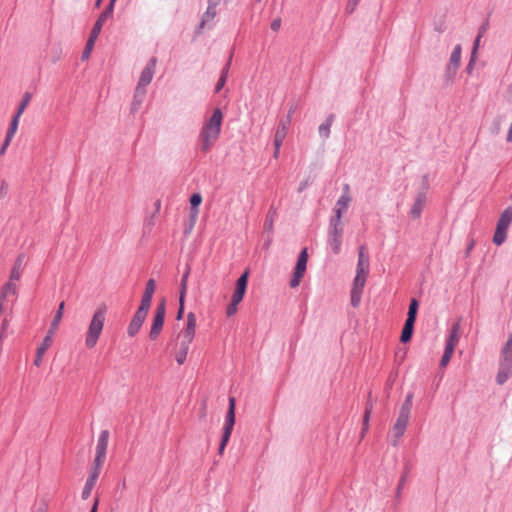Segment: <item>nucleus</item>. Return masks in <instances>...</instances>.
Returning a JSON list of instances; mask_svg holds the SVG:
<instances>
[{
	"instance_id": "1",
	"label": "nucleus",
	"mask_w": 512,
	"mask_h": 512,
	"mask_svg": "<svg viewBox=\"0 0 512 512\" xmlns=\"http://www.w3.org/2000/svg\"><path fill=\"white\" fill-rule=\"evenodd\" d=\"M222 122L223 113L218 108L215 109L213 114L204 122L203 127L199 133V141L202 152H208L218 140L221 133Z\"/></svg>"
},
{
	"instance_id": "2",
	"label": "nucleus",
	"mask_w": 512,
	"mask_h": 512,
	"mask_svg": "<svg viewBox=\"0 0 512 512\" xmlns=\"http://www.w3.org/2000/svg\"><path fill=\"white\" fill-rule=\"evenodd\" d=\"M107 307L99 306L92 314L84 334V344L89 350L95 348L104 329L106 321Z\"/></svg>"
},
{
	"instance_id": "3",
	"label": "nucleus",
	"mask_w": 512,
	"mask_h": 512,
	"mask_svg": "<svg viewBox=\"0 0 512 512\" xmlns=\"http://www.w3.org/2000/svg\"><path fill=\"white\" fill-rule=\"evenodd\" d=\"M196 331V317L190 312L187 315V324L185 329L178 336V344L175 351V360L182 365L187 357L189 346L192 343Z\"/></svg>"
},
{
	"instance_id": "4",
	"label": "nucleus",
	"mask_w": 512,
	"mask_h": 512,
	"mask_svg": "<svg viewBox=\"0 0 512 512\" xmlns=\"http://www.w3.org/2000/svg\"><path fill=\"white\" fill-rule=\"evenodd\" d=\"M412 399H413V394L409 393L406 396V398L400 408L399 415L396 419V422L393 425L392 435L394 437V440H393L394 445H396L398 440L403 436V434L406 430V427L408 425L411 407H412Z\"/></svg>"
},
{
	"instance_id": "5",
	"label": "nucleus",
	"mask_w": 512,
	"mask_h": 512,
	"mask_svg": "<svg viewBox=\"0 0 512 512\" xmlns=\"http://www.w3.org/2000/svg\"><path fill=\"white\" fill-rule=\"evenodd\" d=\"M512 222V207H507L497 222L495 234L493 236V242L496 245H501L505 242L507 237V231Z\"/></svg>"
},
{
	"instance_id": "6",
	"label": "nucleus",
	"mask_w": 512,
	"mask_h": 512,
	"mask_svg": "<svg viewBox=\"0 0 512 512\" xmlns=\"http://www.w3.org/2000/svg\"><path fill=\"white\" fill-rule=\"evenodd\" d=\"M235 424V398L231 397L229 399V408L225 418V424L223 427V435L219 447V454L222 455L223 451L230 439L233 426Z\"/></svg>"
},
{
	"instance_id": "7",
	"label": "nucleus",
	"mask_w": 512,
	"mask_h": 512,
	"mask_svg": "<svg viewBox=\"0 0 512 512\" xmlns=\"http://www.w3.org/2000/svg\"><path fill=\"white\" fill-rule=\"evenodd\" d=\"M110 16H111V7H107L101 13V15L99 16V18L97 19V21L95 22V24H94V26L92 28L90 37H89V39L87 41L85 50L83 52V58H88L89 57L90 52L93 49L94 43H95L97 37L99 36V34L101 32V29L103 27V24H104L105 20L107 18H109Z\"/></svg>"
},
{
	"instance_id": "8",
	"label": "nucleus",
	"mask_w": 512,
	"mask_h": 512,
	"mask_svg": "<svg viewBox=\"0 0 512 512\" xmlns=\"http://www.w3.org/2000/svg\"><path fill=\"white\" fill-rule=\"evenodd\" d=\"M155 68H156V58H152L149 61V63L147 64V66L143 69V71L140 75L139 82L136 87V93H135V98H140L139 101H141V99L143 98V96L146 93L145 87L148 84H150V82L152 81V78L155 73Z\"/></svg>"
},
{
	"instance_id": "9",
	"label": "nucleus",
	"mask_w": 512,
	"mask_h": 512,
	"mask_svg": "<svg viewBox=\"0 0 512 512\" xmlns=\"http://www.w3.org/2000/svg\"><path fill=\"white\" fill-rule=\"evenodd\" d=\"M343 232V224L330 223L328 230V244L335 255H338L341 251Z\"/></svg>"
},
{
	"instance_id": "10",
	"label": "nucleus",
	"mask_w": 512,
	"mask_h": 512,
	"mask_svg": "<svg viewBox=\"0 0 512 512\" xmlns=\"http://www.w3.org/2000/svg\"><path fill=\"white\" fill-rule=\"evenodd\" d=\"M343 190V194L335 204L334 216L331 218L330 223L343 224L341 220L342 214L348 209V206L351 202V197L349 194V185L345 184Z\"/></svg>"
},
{
	"instance_id": "11",
	"label": "nucleus",
	"mask_w": 512,
	"mask_h": 512,
	"mask_svg": "<svg viewBox=\"0 0 512 512\" xmlns=\"http://www.w3.org/2000/svg\"><path fill=\"white\" fill-rule=\"evenodd\" d=\"M165 314H166L165 301L162 300L161 303L158 304V306L155 310V314L153 317V323H152L151 330L149 333L150 339L155 340L160 335L161 330L164 325Z\"/></svg>"
},
{
	"instance_id": "12",
	"label": "nucleus",
	"mask_w": 512,
	"mask_h": 512,
	"mask_svg": "<svg viewBox=\"0 0 512 512\" xmlns=\"http://www.w3.org/2000/svg\"><path fill=\"white\" fill-rule=\"evenodd\" d=\"M307 262H308V252L307 249H303L301 253L298 256L297 264L292 276V279L290 281V287L296 288L299 286L301 279L304 276V273L307 268Z\"/></svg>"
},
{
	"instance_id": "13",
	"label": "nucleus",
	"mask_w": 512,
	"mask_h": 512,
	"mask_svg": "<svg viewBox=\"0 0 512 512\" xmlns=\"http://www.w3.org/2000/svg\"><path fill=\"white\" fill-rule=\"evenodd\" d=\"M108 440H109V431L103 430L98 438L97 445H96V454L95 459L93 462V465L102 467L105 459H106V452L108 447Z\"/></svg>"
},
{
	"instance_id": "14",
	"label": "nucleus",
	"mask_w": 512,
	"mask_h": 512,
	"mask_svg": "<svg viewBox=\"0 0 512 512\" xmlns=\"http://www.w3.org/2000/svg\"><path fill=\"white\" fill-rule=\"evenodd\" d=\"M512 375V359L500 357L499 370L497 373L496 381L498 384H504Z\"/></svg>"
},
{
	"instance_id": "15",
	"label": "nucleus",
	"mask_w": 512,
	"mask_h": 512,
	"mask_svg": "<svg viewBox=\"0 0 512 512\" xmlns=\"http://www.w3.org/2000/svg\"><path fill=\"white\" fill-rule=\"evenodd\" d=\"M367 276L356 275L351 290V304L356 307L360 303L361 294L366 283Z\"/></svg>"
},
{
	"instance_id": "16",
	"label": "nucleus",
	"mask_w": 512,
	"mask_h": 512,
	"mask_svg": "<svg viewBox=\"0 0 512 512\" xmlns=\"http://www.w3.org/2000/svg\"><path fill=\"white\" fill-rule=\"evenodd\" d=\"M461 51L462 48L460 45H456L454 47L453 52L451 53L449 64L447 66V74L452 77L455 75L457 69L460 66L461 62Z\"/></svg>"
},
{
	"instance_id": "17",
	"label": "nucleus",
	"mask_w": 512,
	"mask_h": 512,
	"mask_svg": "<svg viewBox=\"0 0 512 512\" xmlns=\"http://www.w3.org/2000/svg\"><path fill=\"white\" fill-rule=\"evenodd\" d=\"M369 273V258L365 255L364 247H360L358 253V263L356 268V275L368 276Z\"/></svg>"
},
{
	"instance_id": "18",
	"label": "nucleus",
	"mask_w": 512,
	"mask_h": 512,
	"mask_svg": "<svg viewBox=\"0 0 512 512\" xmlns=\"http://www.w3.org/2000/svg\"><path fill=\"white\" fill-rule=\"evenodd\" d=\"M18 294V286L12 282H6L0 290V300L7 302L9 298H16Z\"/></svg>"
},
{
	"instance_id": "19",
	"label": "nucleus",
	"mask_w": 512,
	"mask_h": 512,
	"mask_svg": "<svg viewBox=\"0 0 512 512\" xmlns=\"http://www.w3.org/2000/svg\"><path fill=\"white\" fill-rule=\"evenodd\" d=\"M426 196L424 193H419L415 199V202L410 210L412 218L417 219L420 217L422 210L425 207Z\"/></svg>"
},
{
	"instance_id": "20",
	"label": "nucleus",
	"mask_w": 512,
	"mask_h": 512,
	"mask_svg": "<svg viewBox=\"0 0 512 512\" xmlns=\"http://www.w3.org/2000/svg\"><path fill=\"white\" fill-rule=\"evenodd\" d=\"M23 261L24 257L22 255L16 259L12 267L8 282L17 284V282L20 280L23 271Z\"/></svg>"
},
{
	"instance_id": "21",
	"label": "nucleus",
	"mask_w": 512,
	"mask_h": 512,
	"mask_svg": "<svg viewBox=\"0 0 512 512\" xmlns=\"http://www.w3.org/2000/svg\"><path fill=\"white\" fill-rule=\"evenodd\" d=\"M145 318H146V316L141 315L139 313H135L134 317L132 318V320L128 326V330H127L128 335L130 337L135 336L139 332L143 322L145 321Z\"/></svg>"
},
{
	"instance_id": "22",
	"label": "nucleus",
	"mask_w": 512,
	"mask_h": 512,
	"mask_svg": "<svg viewBox=\"0 0 512 512\" xmlns=\"http://www.w3.org/2000/svg\"><path fill=\"white\" fill-rule=\"evenodd\" d=\"M460 332H461L460 323L459 322L454 323L452 325L450 335L447 339L446 345L455 348L460 339Z\"/></svg>"
},
{
	"instance_id": "23",
	"label": "nucleus",
	"mask_w": 512,
	"mask_h": 512,
	"mask_svg": "<svg viewBox=\"0 0 512 512\" xmlns=\"http://www.w3.org/2000/svg\"><path fill=\"white\" fill-rule=\"evenodd\" d=\"M51 344H49V337H45L41 343V345L36 350V356L34 359V365L39 367L42 363L43 356L45 352L50 348Z\"/></svg>"
},
{
	"instance_id": "24",
	"label": "nucleus",
	"mask_w": 512,
	"mask_h": 512,
	"mask_svg": "<svg viewBox=\"0 0 512 512\" xmlns=\"http://www.w3.org/2000/svg\"><path fill=\"white\" fill-rule=\"evenodd\" d=\"M221 0H208V7L203 15V23L212 20L216 14V8L220 4Z\"/></svg>"
},
{
	"instance_id": "25",
	"label": "nucleus",
	"mask_w": 512,
	"mask_h": 512,
	"mask_svg": "<svg viewBox=\"0 0 512 512\" xmlns=\"http://www.w3.org/2000/svg\"><path fill=\"white\" fill-rule=\"evenodd\" d=\"M248 276H249V272L246 270L238 278L237 283H236V289L234 291L235 294H238V295H241L242 297H244L246 288H247V283H248Z\"/></svg>"
},
{
	"instance_id": "26",
	"label": "nucleus",
	"mask_w": 512,
	"mask_h": 512,
	"mask_svg": "<svg viewBox=\"0 0 512 512\" xmlns=\"http://www.w3.org/2000/svg\"><path fill=\"white\" fill-rule=\"evenodd\" d=\"M101 468L102 467H99V466L97 467L95 465H92V467L90 469L89 477L85 483V486H87L93 490L94 486L96 485L97 479L100 475Z\"/></svg>"
},
{
	"instance_id": "27",
	"label": "nucleus",
	"mask_w": 512,
	"mask_h": 512,
	"mask_svg": "<svg viewBox=\"0 0 512 512\" xmlns=\"http://www.w3.org/2000/svg\"><path fill=\"white\" fill-rule=\"evenodd\" d=\"M287 134V126L285 123L279 124L275 136H274V146H281Z\"/></svg>"
},
{
	"instance_id": "28",
	"label": "nucleus",
	"mask_w": 512,
	"mask_h": 512,
	"mask_svg": "<svg viewBox=\"0 0 512 512\" xmlns=\"http://www.w3.org/2000/svg\"><path fill=\"white\" fill-rule=\"evenodd\" d=\"M414 323H415V321L406 319V322L404 324L402 334H401V341L403 343H406L411 339Z\"/></svg>"
},
{
	"instance_id": "29",
	"label": "nucleus",
	"mask_w": 512,
	"mask_h": 512,
	"mask_svg": "<svg viewBox=\"0 0 512 512\" xmlns=\"http://www.w3.org/2000/svg\"><path fill=\"white\" fill-rule=\"evenodd\" d=\"M151 302H152V297H150L148 295H143L142 299H141V304H140L138 310L136 311V313L147 316V313L151 306Z\"/></svg>"
},
{
	"instance_id": "30",
	"label": "nucleus",
	"mask_w": 512,
	"mask_h": 512,
	"mask_svg": "<svg viewBox=\"0 0 512 512\" xmlns=\"http://www.w3.org/2000/svg\"><path fill=\"white\" fill-rule=\"evenodd\" d=\"M190 269L187 268L182 279L180 285V300H184L187 293V285H188V277H189Z\"/></svg>"
},
{
	"instance_id": "31",
	"label": "nucleus",
	"mask_w": 512,
	"mask_h": 512,
	"mask_svg": "<svg viewBox=\"0 0 512 512\" xmlns=\"http://www.w3.org/2000/svg\"><path fill=\"white\" fill-rule=\"evenodd\" d=\"M501 357L512 359V334L509 335L507 342L501 349Z\"/></svg>"
},
{
	"instance_id": "32",
	"label": "nucleus",
	"mask_w": 512,
	"mask_h": 512,
	"mask_svg": "<svg viewBox=\"0 0 512 512\" xmlns=\"http://www.w3.org/2000/svg\"><path fill=\"white\" fill-rule=\"evenodd\" d=\"M454 350H455L454 347L447 346V345L445 346V351H444V354H443L441 362H440L441 367L447 366V364L449 363V361L452 358Z\"/></svg>"
},
{
	"instance_id": "33",
	"label": "nucleus",
	"mask_w": 512,
	"mask_h": 512,
	"mask_svg": "<svg viewBox=\"0 0 512 512\" xmlns=\"http://www.w3.org/2000/svg\"><path fill=\"white\" fill-rule=\"evenodd\" d=\"M454 350H455L454 347L447 346V345L445 346V351H444V354H443L441 362H440L441 367L447 366V364L449 363V361L452 358Z\"/></svg>"
},
{
	"instance_id": "34",
	"label": "nucleus",
	"mask_w": 512,
	"mask_h": 512,
	"mask_svg": "<svg viewBox=\"0 0 512 512\" xmlns=\"http://www.w3.org/2000/svg\"><path fill=\"white\" fill-rule=\"evenodd\" d=\"M372 412V406H368L365 410L364 417H363V427L361 431V437L363 438L366 434V432L369 429V419Z\"/></svg>"
},
{
	"instance_id": "35",
	"label": "nucleus",
	"mask_w": 512,
	"mask_h": 512,
	"mask_svg": "<svg viewBox=\"0 0 512 512\" xmlns=\"http://www.w3.org/2000/svg\"><path fill=\"white\" fill-rule=\"evenodd\" d=\"M30 101H31V94L29 92H26L23 95L22 101H21V103H20V105L18 107L17 113L15 115L21 117V115L23 114L24 110L29 105Z\"/></svg>"
},
{
	"instance_id": "36",
	"label": "nucleus",
	"mask_w": 512,
	"mask_h": 512,
	"mask_svg": "<svg viewBox=\"0 0 512 512\" xmlns=\"http://www.w3.org/2000/svg\"><path fill=\"white\" fill-rule=\"evenodd\" d=\"M228 71H229V63H227V65L225 66V68L223 69L222 73H221V76L217 82V85H216V92H219L225 85L226 83V79H227V76H228Z\"/></svg>"
},
{
	"instance_id": "37",
	"label": "nucleus",
	"mask_w": 512,
	"mask_h": 512,
	"mask_svg": "<svg viewBox=\"0 0 512 512\" xmlns=\"http://www.w3.org/2000/svg\"><path fill=\"white\" fill-rule=\"evenodd\" d=\"M19 119L20 117L15 115L10 123V127L7 131V134H6V137L8 138H13L17 129H18V124H19Z\"/></svg>"
},
{
	"instance_id": "38",
	"label": "nucleus",
	"mask_w": 512,
	"mask_h": 512,
	"mask_svg": "<svg viewBox=\"0 0 512 512\" xmlns=\"http://www.w3.org/2000/svg\"><path fill=\"white\" fill-rule=\"evenodd\" d=\"M201 202H202V196L199 193H195L190 197V204H191L192 210L194 211V216H197V214H198L197 207L201 204Z\"/></svg>"
},
{
	"instance_id": "39",
	"label": "nucleus",
	"mask_w": 512,
	"mask_h": 512,
	"mask_svg": "<svg viewBox=\"0 0 512 512\" xmlns=\"http://www.w3.org/2000/svg\"><path fill=\"white\" fill-rule=\"evenodd\" d=\"M417 309H418V302L416 299H412L410 302V305H409V310H408V316H407L408 320H413V321L416 320Z\"/></svg>"
},
{
	"instance_id": "40",
	"label": "nucleus",
	"mask_w": 512,
	"mask_h": 512,
	"mask_svg": "<svg viewBox=\"0 0 512 512\" xmlns=\"http://www.w3.org/2000/svg\"><path fill=\"white\" fill-rule=\"evenodd\" d=\"M64 308H65V302L62 301L59 304L58 310L52 319V323L60 325V322L62 321V318H63Z\"/></svg>"
},
{
	"instance_id": "41",
	"label": "nucleus",
	"mask_w": 512,
	"mask_h": 512,
	"mask_svg": "<svg viewBox=\"0 0 512 512\" xmlns=\"http://www.w3.org/2000/svg\"><path fill=\"white\" fill-rule=\"evenodd\" d=\"M331 123H332V118H329V119H327V121L324 124H322L319 127V133L321 136H323V137L329 136Z\"/></svg>"
},
{
	"instance_id": "42",
	"label": "nucleus",
	"mask_w": 512,
	"mask_h": 512,
	"mask_svg": "<svg viewBox=\"0 0 512 512\" xmlns=\"http://www.w3.org/2000/svg\"><path fill=\"white\" fill-rule=\"evenodd\" d=\"M155 290H156V282L154 279H150V280H148V282L146 284V288H145L143 295H148L150 297H153Z\"/></svg>"
},
{
	"instance_id": "43",
	"label": "nucleus",
	"mask_w": 512,
	"mask_h": 512,
	"mask_svg": "<svg viewBox=\"0 0 512 512\" xmlns=\"http://www.w3.org/2000/svg\"><path fill=\"white\" fill-rule=\"evenodd\" d=\"M9 326V321L7 319H3L0 327V343L6 338V332Z\"/></svg>"
},
{
	"instance_id": "44",
	"label": "nucleus",
	"mask_w": 512,
	"mask_h": 512,
	"mask_svg": "<svg viewBox=\"0 0 512 512\" xmlns=\"http://www.w3.org/2000/svg\"><path fill=\"white\" fill-rule=\"evenodd\" d=\"M58 328H59V324H54L51 322L50 328L47 332V335L45 336V337H49V344H52L53 336L56 333V331L58 330Z\"/></svg>"
},
{
	"instance_id": "45",
	"label": "nucleus",
	"mask_w": 512,
	"mask_h": 512,
	"mask_svg": "<svg viewBox=\"0 0 512 512\" xmlns=\"http://www.w3.org/2000/svg\"><path fill=\"white\" fill-rule=\"evenodd\" d=\"M58 328H59V324H54L51 322L50 328L47 332V335L45 336V337H49V344H52L53 336L56 333V331L58 330Z\"/></svg>"
},
{
	"instance_id": "46",
	"label": "nucleus",
	"mask_w": 512,
	"mask_h": 512,
	"mask_svg": "<svg viewBox=\"0 0 512 512\" xmlns=\"http://www.w3.org/2000/svg\"><path fill=\"white\" fill-rule=\"evenodd\" d=\"M360 0H348L346 10L348 13H353L358 6Z\"/></svg>"
},
{
	"instance_id": "47",
	"label": "nucleus",
	"mask_w": 512,
	"mask_h": 512,
	"mask_svg": "<svg viewBox=\"0 0 512 512\" xmlns=\"http://www.w3.org/2000/svg\"><path fill=\"white\" fill-rule=\"evenodd\" d=\"M238 311V305L236 304H233V303H230L228 306H227V309H226V315L228 317H231L233 315H235Z\"/></svg>"
},
{
	"instance_id": "48",
	"label": "nucleus",
	"mask_w": 512,
	"mask_h": 512,
	"mask_svg": "<svg viewBox=\"0 0 512 512\" xmlns=\"http://www.w3.org/2000/svg\"><path fill=\"white\" fill-rule=\"evenodd\" d=\"M480 40H481V38L477 37L475 42H474L472 53H471L472 54V61H476L477 52H478V49H479V46H480Z\"/></svg>"
},
{
	"instance_id": "49",
	"label": "nucleus",
	"mask_w": 512,
	"mask_h": 512,
	"mask_svg": "<svg viewBox=\"0 0 512 512\" xmlns=\"http://www.w3.org/2000/svg\"><path fill=\"white\" fill-rule=\"evenodd\" d=\"M92 492V489H90L89 487L87 486H84L83 490H82V493H81V497L83 500H86L89 498L90 494Z\"/></svg>"
},
{
	"instance_id": "50",
	"label": "nucleus",
	"mask_w": 512,
	"mask_h": 512,
	"mask_svg": "<svg viewBox=\"0 0 512 512\" xmlns=\"http://www.w3.org/2000/svg\"><path fill=\"white\" fill-rule=\"evenodd\" d=\"M11 140H12L11 138H8V137L5 138V141H4L3 145H2V147L0 148V155H4L5 154L6 149L9 146Z\"/></svg>"
},
{
	"instance_id": "51",
	"label": "nucleus",
	"mask_w": 512,
	"mask_h": 512,
	"mask_svg": "<svg viewBox=\"0 0 512 512\" xmlns=\"http://www.w3.org/2000/svg\"><path fill=\"white\" fill-rule=\"evenodd\" d=\"M487 29H488V23L486 22L483 25H481V27L479 28L477 37L482 38L484 36V34L486 33Z\"/></svg>"
},
{
	"instance_id": "52",
	"label": "nucleus",
	"mask_w": 512,
	"mask_h": 512,
	"mask_svg": "<svg viewBox=\"0 0 512 512\" xmlns=\"http://www.w3.org/2000/svg\"><path fill=\"white\" fill-rule=\"evenodd\" d=\"M243 300L241 295L233 293L231 297V303L238 305Z\"/></svg>"
},
{
	"instance_id": "53",
	"label": "nucleus",
	"mask_w": 512,
	"mask_h": 512,
	"mask_svg": "<svg viewBox=\"0 0 512 512\" xmlns=\"http://www.w3.org/2000/svg\"><path fill=\"white\" fill-rule=\"evenodd\" d=\"M179 310H178V313H177V319H181L182 316H183V311H184V300H180L179 299Z\"/></svg>"
},
{
	"instance_id": "54",
	"label": "nucleus",
	"mask_w": 512,
	"mask_h": 512,
	"mask_svg": "<svg viewBox=\"0 0 512 512\" xmlns=\"http://www.w3.org/2000/svg\"><path fill=\"white\" fill-rule=\"evenodd\" d=\"M506 141L508 143H512V120L508 127L507 134H506Z\"/></svg>"
},
{
	"instance_id": "55",
	"label": "nucleus",
	"mask_w": 512,
	"mask_h": 512,
	"mask_svg": "<svg viewBox=\"0 0 512 512\" xmlns=\"http://www.w3.org/2000/svg\"><path fill=\"white\" fill-rule=\"evenodd\" d=\"M505 95L509 100H512V83L506 87Z\"/></svg>"
},
{
	"instance_id": "56",
	"label": "nucleus",
	"mask_w": 512,
	"mask_h": 512,
	"mask_svg": "<svg viewBox=\"0 0 512 512\" xmlns=\"http://www.w3.org/2000/svg\"><path fill=\"white\" fill-rule=\"evenodd\" d=\"M264 227L268 231L272 230V228H273V220L272 219H266V221L264 223Z\"/></svg>"
},
{
	"instance_id": "57",
	"label": "nucleus",
	"mask_w": 512,
	"mask_h": 512,
	"mask_svg": "<svg viewBox=\"0 0 512 512\" xmlns=\"http://www.w3.org/2000/svg\"><path fill=\"white\" fill-rule=\"evenodd\" d=\"M280 26V20H274L272 23H271V28L273 30H277Z\"/></svg>"
},
{
	"instance_id": "58",
	"label": "nucleus",
	"mask_w": 512,
	"mask_h": 512,
	"mask_svg": "<svg viewBox=\"0 0 512 512\" xmlns=\"http://www.w3.org/2000/svg\"><path fill=\"white\" fill-rule=\"evenodd\" d=\"M274 147H275V149H274V158H278L281 146H274Z\"/></svg>"
},
{
	"instance_id": "59",
	"label": "nucleus",
	"mask_w": 512,
	"mask_h": 512,
	"mask_svg": "<svg viewBox=\"0 0 512 512\" xmlns=\"http://www.w3.org/2000/svg\"><path fill=\"white\" fill-rule=\"evenodd\" d=\"M474 62H475V61H472V58H471V59H470V62H469V64H468V67H467V69H468V71H469V72L473 69Z\"/></svg>"
},
{
	"instance_id": "60",
	"label": "nucleus",
	"mask_w": 512,
	"mask_h": 512,
	"mask_svg": "<svg viewBox=\"0 0 512 512\" xmlns=\"http://www.w3.org/2000/svg\"><path fill=\"white\" fill-rule=\"evenodd\" d=\"M5 305H6V304H5V302H2V301L0 300V315H1V314H2V312L5 310Z\"/></svg>"
},
{
	"instance_id": "61",
	"label": "nucleus",
	"mask_w": 512,
	"mask_h": 512,
	"mask_svg": "<svg viewBox=\"0 0 512 512\" xmlns=\"http://www.w3.org/2000/svg\"><path fill=\"white\" fill-rule=\"evenodd\" d=\"M98 505H99V496H96L94 499L93 506H96L98 508Z\"/></svg>"
},
{
	"instance_id": "62",
	"label": "nucleus",
	"mask_w": 512,
	"mask_h": 512,
	"mask_svg": "<svg viewBox=\"0 0 512 512\" xmlns=\"http://www.w3.org/2000/svg\"><path fill=\"white\" fill-rule=\"evenodd\" d=\"M116 0H111L108 7H111V12L113 11V5Z\"/></svg>"
},
{
	"instance_id": "63",
	"label": "nucleus",
	"mask_w": 512,
	"mask_h": 512,
	"mask_svg": "<svg viewBox=\"0 0 512 512\" xmlns=\"http://www.w3.org/2000/svg\"><path fill=\"white\" fill-rule=\"evenodd\" d=\"M5 188H6V184L3 182L1 185V188H0V191L1 192L5 191Z\"/></svg>"
},
{
	"instance_id": "64",
	"label": "nucleus",
	"mask_w": 512,
	"mask_h": 512,
	"mask_svg": "<svg viewBox=\"0 0 512 512\" xmlns=\"http://www.w3.org/2000/svg\"><path fill=\"white\" fill-rule=\"evenodd\" d=\"M97 509H98V508H97L96 506H92V508H91L90 512H97Z\"/></svg>"
}]
</instances>
